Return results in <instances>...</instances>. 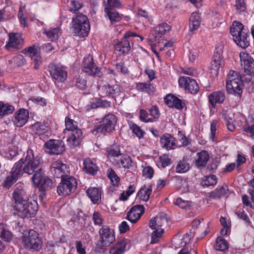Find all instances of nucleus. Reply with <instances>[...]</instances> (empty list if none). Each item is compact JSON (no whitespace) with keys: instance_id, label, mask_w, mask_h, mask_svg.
I'll return each instance as SVG.
<instances>
[{"instance_id":"obj_56","label":"nucleus","mask_w":254,"mask_h":254,"mask_svg":"<svg viewBox=\"0 0 254 254\" xmlns=\"http://www.w3.org/2000/svg\"><path fill=\"white\" fill-rule=\"evenodd\" d=\"M143 176L146 178L151 179L153 177L154 170L150 166L145 167L142 171Z\"/></svg>"},{"instance_id":"obj_37","label":"nucleus","mask_w":254,"mask_h":254,"mask_svg":"<svg viewBox=\"0 0 254 254\" xmlns=\"http://www.w3.org/2000/svg\"><path fill=\"white\" fill-rule=\"evenodd\" d=\"M200 25V17L196 13H192L190 18L189 27L190 31H193L198 28Z\"/></svg>"},{"instance_id":"obj_60","label":"nucleus","mask_w":254,"mask_h":254,"mask_svg":"<svg viewBox=\"0 0 254 254\" xmlns=\"http://www.w3.org/2000/svg\"><path fill=\"white\" fill-rule=\"evenodd\" d=\"M108 155L109 157H118L120 155V151L116 146L112 147L107 150Z\"/></svg>"},{"instance_id":"obj_17","label":"nucleus","mask_w":254,"mask_h":254,"mask_svg":"<svg viewBox=\"0 0 254 254\" xmlns=\"http://www.w3.org/2000/svg\"><path fill=\"white\" fill-rule=\"evenodd\" d=\"M241 66L246 74L251 75L254 74V60L248 54L242 52L240 53Z\"/></svg>"},{"instance_id":"obj_45","label":"nucleus","mask_w":254,"mask_h":254,"mask_svg":"<svg viewBox=\"0 0 254 254\" xmlns=\"http://www.w3.org/2000/svg\"><path fill=\"white\" fill-rule=\"evenodd\" d=\"M189 169V164L187 162L186 160L183 159L178 162L176 167V172L179 173H183L188 171Z\"/></svg>"},{"instance_id":"obj_4","label":"nucleus","mask_w":254,"mask_h":254,"mask_svg":"<svg viewBox=\"0 0 254 254\" xmlns=\"http://www.w3.org/2000/svg\"><path fill=\"white\" fill-rule=\"evenodd\" d=\"M168 223L167 215L164 213H160L149 221L150 227L154 230L152 233L151 244H154L158 241V238L161 237L164 232L162 228Z\"/></svg>"},{"instance_id":"obj_44","label":"nucleus","mask_w":254,"mask_h":254,"mask_svg":"<svg viewBox=\"0 0 254 254\" xmlns=\"http://www.w3.org/2000/svg\"><path fill=\"white\" fill-rule=\"evenodd\" d=\"M14 110V108L12 106L0 102V117L11 114Z\"/></svg>"},{"instance_id":"obj_2","label":"nucleus","mask_w":254,"mask_h":254,"mask_svg":"<svg viewBox=\"0 0 254 254\" xmlns=\"http://www.w3.org/2000/svg\"><path fill=\"white\" fill-rule=\"evenodd\" d=\"M41 158L38 156H35L34 151L29 148L25 159H21L15 164L19 165V173H25L28 175H32L40 168Z\"/></svg>"},{"instance_id":"obj_26","label":"nucleus","mask_w":254,"mask_h":254,"mask_svg":"<svg viewBox=\"0 0 254 254\" xmlns=\"http://www.w3.org/2000/svg\"><path fill=\"white\" fill-rule=\"evenodd\" d=\"M225 99V93L222 91L213 92L208 96L209 103L213 108H215L216 104L223 103Z\"/></svg>"},{"instance_id":"obj_53","label":"nucleus","mask_w":254,"mask_h":254,"mask_svg":"<svg viewBox=\"0 0 254 254\" xmlns=\"http://www.w3.org/2000/svg\"><path fill=\"white\" fill-rule=\"evenodd\" d=\"M82 7V5L77 0L71 1L69 6V10L73 13H76V12Z\"/></svg>"},{"instance_id":"obj_13","label":"nucleus","mask_w":254,"mask_h":254,"mask_svg":"<svg viewBox=\"0 0 254 254\" xmlns=\"http://www.w3.org/2000/svg\"><path fill=\"white\" fill-rule=\"evenodd\" d=\"M82 66L83 71L90 75L100 77L102 75L100 68L94 62L93 57L90 55L84 58Z\"/></svg>"},{"instance_id":"obj_23","label":"nucleus","mask_w":254,"mask_h":254,"mask_svg":"<svg viewBox=\"0 0 254 254\" xmlns=\"http://www.w3.org/2000/svg\"><path fill=\"white\" fill-rule=\"evenodd\" d=\"M29 117L28 111L24 109H20L15 113L13 119L14 124L16 127H23L27 122Z\"/></svg>"},{"instance_id":"obj_58","label":"nucleus","mask_w":254,"mask_h":254,"mask_svg":"<svg viewBox=\"0 0 254 254\" xmlns=\"http://www.w3.org/2000/svg\"><path fill=\"white\" fill-rule=\"evenodd\" d=\"M217 121L216 120H213L212 121L210 124V138L214 140L215 138V136L216 133L217 129Z\"/></svg>"},{"instance_id":"obj_16","label":"nucleus","mask_w":254,"mask_h":254,"mask_svg":"<svg viewBox=\"0 0 254 254\" xmlns=\"http://www.w3.org/2000/svg\"><path fill=\"white\" fill-rule=\"evenodd\" d=\"M179 83L180 86L184 88L186 92L195 94L199 90V87L196 81L190 77H181L179 80Z\"/></svg>"},{"instance_id":"obj_54","label":"nucleus","mask_w":254,"mask_h":254,"mask_svg":"<svg viewBox=\"0 0 254 254\" xmlns=\"http://www.w3.org/2000/svg\"><path fill=\"white\" fill-rule=\"evenodd\" d=\"M0 230L1 232L0 237L1 238L5 241H9L12 238V235L11 233L9 231L5 229L3 226H2L1 228H0Z\"/></svg>"},{"instance_id":"obj_28","label":"nucleus","mask_w":254,"mask_h":254,"mask_svg":"<svg viewBox=\"0 0 254 254\" xmlns=\"http://www.w3.org/2000/svg\"><path fill=\"white\" fill-rule=\"evenodd\" d=\"M164 100L166 104L169 107H174L179 110H181L184 107V103L172 95H168Z\"/></svg>"},{"instance_id":"obj_43","label":"nucleus","mask_w":254,"mask_h":254,"mask_svg":"<svg viewBox=\"0 0 254 254\" xmlns=\"http://www.w3.org/2000/svg\"><path fill=\"white\" fill-rule=\"evenodd\" d=\"M65 125L66 128L64 131L65 133H66L67 131L69 132L78 128L77 122L68 117H66L65 119Z\"/></svg>"},{"instance_id":"obj_62","label":"nucleus","mask_w":254,"mask_h":254,"mask_svg":"<svg viewBox=\"0 0 254 254\" xmlns=\"http://www.w3.org/2000/svg\"><path fill=\"white\" fill-rule=\"evenodd\" d=\"M117 69L121 73L126 74L128 73V70L127 68L125 65V64L123 62H120L116 64Z\"/></svg>"},{"instance_id":"obj_33","label":"nucleus","mask_w":254,"mask_h":254,"mask_svg":"<svg viewBox=\"0 0 254 254\" xmlns=\"http://www.w3.org/2000/svg\"><path fill=\"white\" fill-rule=\"evenodd\" d=\"M44 33L52 41L58 40L61 34V29L59 27L54 28L44 29Z\"/></svg>"},{"instance_id":"obj_18","label":"nucleus","mask_w":254,"mask_h":254,"mask_svg":"<svg viewBox=\"0 0 254 254\" xmlns=\"http://www.w3.org/2000/svg\"><path fill=\"white\" fill-rule=\"evenodd\" d=\"M45 145L50 154L59 155L63 153L65 150L64 144L61 140H50Z\"/></svg>"},{"instance_id":"obj_31","label":"nucleus","mask_w":254,"mask_h":254,"mask_svg":"<svg viewBox=\"0 0 254 254\" xmlns=\"http://www.w3.org/2000/svg\"><path fill=\"white\" fill-rule=\"evenodd\" d=\"M87 195L90 198L93 203L98 204L101 198V191L97 188H89L86 191Z\"/></svg>"},{"instance_id":"obj_50","label":"nucleus","mask_w":254,"mask_h":254,"mask_svg":"<svg viewBox=\"0 0 254 254\" xmlns=\"http://www.w3.org/2000/svg\"><path fill=\"white\" fill-rule=\"evenodd\" d=\"M108 177L113 186H117L120 182V178L112 169H110L107 172Z\"/></svg>"},{"instance_id":"obj_8","label":"nucleus","mask_w":254,"mask_h":254,"mask_svg":"<svg viewBox=\"0 0 254 254\" xmlns=\"http://www.w3.org/2000/svg\"><path fill=\"white\" fill-rule=\"evenodd\" d=\"M243 24L235 21L230 28V32L233 36L234 41L240 47L246 48L249 45L247 39V33L243 31Z\"/></svg>"},{"instance_id":"obj_32","label":"nucleus","mask_w":254,"mask_h":254,"mask_svg":"<svg viewBox=\"0 0 254 254\" xmlns=\"http://www.w3.org/2000/svg\"><path fill=\"white\" fill-rule=\"evenodd\" d=\"M31 128L32 132L39 135L44 134L48 132V127L44 123L36 122L31 126Z\"/></svg>"},{"instance_id":"obj_34","label":"nucleus","mask_w":254,"mask_h":254,"mask_svg":"<svg viewBox=\"0 0 254 254\" xmlns=\"http://www.w3.org/2000/svg\"><path fill=\"white\" fill-rule=\"evenodd\" d=\"M152 191V187L149 186L148 187H142L137 193V196L141 200L144 201H147Z\"/></svg>"},{"instance_id":"obj_35","label":"nucleus","mask_w":254,"mask_h":254,"mask_svg":"<svg viewBox=\"0 0 254 254\" xmlns=\"http://www.w3.org/2000/svg\"><path fill=\"white\" fill-rule=\"evenodd\" d=\"M105 11L111 23L119 22L122 18V15L113 8H106Z\"/></svg>"},{"instance_id":"obj_39","label":"nucleus","mask_w":254,"mask_h":254,"mask_svg":"<svg viewBox=\"0 0 254 254\" xmlns=\"http://www.w3.org/2000/svg\"><path fill=\"white\" fill-rule=\"evenodd\" d=\"M126 247V242L121 240L110 250V254H123L125 251Z\"/></svg>"},{"instance_id":"obj_12","label":"nucleus","mask_w":254,"mask_h":254,"mask_svg":"<svg viewBox=\"0 0 254 254\" xmlns=\"http://www.w3.org/2000/svg\"><path fill=\"white\" fill-rule=\"evenodd\" d=\"M131 37H138L141 41H142L144 39L142 36L137 35L135 32L127 31L124 34V40L122 41H118L115 44V50L123 54L128 53L130 49V46L129 42L127 39Z\"/></svg>"},{"instance_id":"obj_25","label":"nucleus","mask_w":254,"mask_h":254,"mask_svg":"<svg viewBox=\"0 0 254 254\" xmlns=\"http://www.w3.org/2000/svg\"><path fill=\"white\" fill-rule=\"evenodd\" d=\"M161 146L168 150L173 149L176 146V139L169 134H165L160 138Z\"/></svg>"},{"instance_id":"obj_7","label":"nucleus","mask_w":254,"mask_h":254,"mask_svg":"<svg viewBox=\"0 0 254 254\" xmlns=\"http://www.w3.org/2000/svg\"><path fill=\"white\" fill-rule=\"evenodd\" d=\"M74 32L81 37L87 36L90 29V25L87 17L81 13H77L72 18Z\"/></svg>"},{"instance_id":"obj_30","label":"nucleus","mask_w":254,"mask_h":254,"mask_svg":"<svg viewBox=\"0 0 254 254\" xmlns=\"http://www.w3.org/2000/svg\"><path fill=\"white\" fill-rule=\"evenodd\" d=\"M197 157L195 162L196 166L197 168L205 167L209 159L208 153L205 150H202L197 153Z\"/></svg>"},{"instance_id":"obj_49","label":"nucleus","mask_w":254,"mask_h":254,"mask_svg":"<svg viewBox=\"0 0 254 254\" xmlns=\"http://www.w3.org/2000/svg\"><path fill=\"white\" fill-rule=\"evenodd\" d=\"M171 163V159L169 158L167 154H163L160 156L159 158V161L157 163V165L159 167L165 168L166 166L169 165Z\"/></svg>"},{"instance_id":"obj_5","label":"nucleus","mask_w":254,"mask_h":254,"mask_svg":"<svg viewBox=\"0 0 254 254\" xmlns=\"http://www.w3.org/2000/svg\"><path fill=\"white\" fill-rule=\"evenodd\" d=\"M98 89L99 94L102 97H110L113 98L116 101L119 102L124 98V94L123 89L119 84H104L99 86Z\"/></svg>"},{"instance_id":"obj_20","label":"nucleus","mask_w":254,"mask_h":254,"mask_svg":"<svg viewBox=\"0 0 254 254\" xmlns=\"http://www.w3.org/2000/svg\"><path fill=\"white\" fill-rule=\"evenodd\" d=\"M23 40L21 35L19 33H10L9 40L5 45V48L8 51L18 50L22 47Z\"/></svg>"},{"instance_id":"obj_48","label":"nucleus","mask_w":254,"mask_h":254,"mask_svg":"<svg viewBox=\"0 0 254 254\" xmlns=\"http://www.w3.org/2000/svg\"><path fill=\"white\" fill-rule=\"evenodd\" d=\"M217 183V178L215 175H211L206 176L205 179H203L201 184L203 186L209 187L213 186Z\"/></svg>"},{"instance_id":"obj_15","label":"nucleus","mask_w":254,"mask_h":254,"mask_svg":"<svg viewBox=\"0 0 254 254\" xmlns=\"http://www.w3.org/2000/svg\"><path fill=\"white\" fill-rule=\"evenodd\" d=\"M51 171L55 177L61 179L69 176L70 173L69 168L60 160H57L52 163Z\"/></svg>"},{"instance_id":"obj_1","label":"nucleus","mask_w":254,"mask_h":254,"mask_svg":"<svg viewBox=\"0 0 254 254\" xmlns=\"http://www.w3.org/2000/svg\"><path fill=\"white\" fill-rule=\"evenodd\" d=\"M13 198L15 201V209L17 214L21 217H30L34 215L38 210L37 201H29L26 199L25 192L23 190L16 188L13 193Z\"/></svg>"},{"instance_id":"obj_14","label":"nucleus","mask_w":254,"mask_h":254,"mask_svg":"<svg viewBox=\"0 0 254 254\" xmlns=\"http://www.w3.org/2000/svg\"><path fill=\"white\" fill-rule=\"evenodd\" d=\"M49 71L55 82H64L67 79L65 68L60 64H51L49 66Z\"/></svg>"},{"instance_id":"obj_22","label":"nucleus","mask_w":254,"mask_h":254,"mask_svg":"<svg viewBox=\"0 0 254 254\" xmlns=\"http://www.w3.org/2000/svg\"><path fill=\"white\" fill-rule=\"evenodd\" d=\"M144 212L142 205H136L133 206L128 212L127 219L132 223H136Z\"/></svg>"},{"instance_id":"obj_59","label":"nucleus","mask_w":254,"mask_h":254,"mask_svg":"<svg viewBox=\"0 0 254 254\" xmlns=\"http://www.w3.org/2000/svg\"><path fill=\"white\" fill-rule=\"evenodd\" d=\"M52 185L53 182L52 180L50 179L45 177L41 182V184H39V186H40L42 189L46 190L49 188L51 187Z\"/></svg>"},{"instance_id":"obj_10","label":"nucleus","mask_w":254,"mask_h":254,"mask_svg":"<svg viewBox=\"0 0 254 254\" xmlns=\"http://www.w3.org/2000/svg\"><path fill=\"white\" fill-rule=\"evenodd\" d=\"M100 239L97 242L96 249L100 252L109 246L115 240L114 231L107 226H104L99 230Z\"/></svg>"},{"instance_id":"obj_47","label":"nucleus","mask_w":254,"mask_h":254,"mask_svg":"<svg viewBox=\"0 0 254 254\" xmlns=\"http://www.w3.org/2000/svg\"><path fill=\"white\" fill-rule=\"evenodd\" d=\"M72 84L79 89H84L86 85V80L80 75L76 76L72 80Z\"/></svg>"},{"instance_id":"obj_61","label":"nucleus","mask_w":254,"mask_h":254,"mask_svg":"<svg viewBox=\"0 0 254 254\" xmlns=\"http://www.w3.org/2000/svg\"><path fill=\"white\" fill-rule=\"evenodd\" d=\"M135 191V188L133 186H129V190L126 191V195H125L124 192L121 194L120 199L122 200H127L128 197Z\"/></svg>"},{"instance_id":"obj_63","label":"nucleus","mask_w":254,"mask_h":254,"mask_svg":"<svg viewBox=\"0 0 254 254\" xmlns=\"http://www.w3.org/2000/svg\"><path fill=\"white\" fill-rule=\"evenodd\" d=\"M93 219L95 225H101L103 224V218L99 212H95L94 213Z\"/></svg>"},{"instance_id":"obj_55","label":"nucleus","mask_w":254,"mask_h":254,"mask_svg":"<svg viewBox=\"0 0 254 254\" xmlns=\"http://www.w3.org/2000/svg\"><path fill=\"white\" fill-rule=\"evenodd\" d=\"M11 62L17 66H21L25 63V60L23 56L21 55H18L14 57Z\"/></svg>"},{"instance_id":"obj_9","label":"nucleus","mask_w":254,"mask_h":254,"mask_svg":"<svg viewBox=\"0 0 254 254\" xmlns=\"http://www.w3.org/2000/svg\"><path fill=\"white\" fill-rule=\"evenodd\" d=\"M117 122V119L114 115L112 114L106 115L103 120L95 126L93 132L96 131L97 133H103L111 132L115 129Z\"/></svg>"},{"instance_id":"obj_21","label":"nucleus","mask_w":254,"mask_h":254,"mask_svg":"<svg viewBox=\"0 0 254 254\" xmlns=\"http://www.w3.org/2000/svg\"><path fill=\"white\" fill-rule=\"evenodd\" d=\"M67 142L68 145L71 147L74 148L79 145L81 141L82 132L81 130L77 128L68 133Z\"/></svg>"},{"instance_id":"obj_29","label":"nucleus","mask_w":254,"mask_h":254,"mask_svg":"<svg viewBox=\"0 0 254 254\" xmlns=\"http://www.w3.org/2000/svg\"><path fill=\"white\" fill-rule=\"evenodd\" d=\"M171 29V27L166 22H163L158 24L153 30L154 37L155 39L160 38L162 37L166 32L169 31Z\"/></svg>"},{"instance_id":"obj_64","label":"nucleus","mask_w":254,"mask_h":254,"mask_svg":"<svg viewBox=\"0 0 254 254\" xmlns=\"http://www.w3.org/2000/svg\"><path fill=\"white\" fill-rule=\"evenodd\" d=\"M150 115L153 117V119H157L160 116V113L158 110V108L156 106H153L150 110H149ZM155 121V120H154Z\"/></svg>"},{"instance_id":"obj_51","label":"nucleus","mask_w":254,"mask_h":254,"mask_svg":"<svg viewBox=\"0 0 254 254\" xmlns=\"http://www.w3.org/2000/svg\"><path fill=\"white\" fill-rule=\"evenodd\" d=\"M130 127L132 132L139 139L143 137L144 134V131L137 125L133 124L130 126Z\"/></svg>"},{"instance_id":"obj_11","label":"nucleus","mask_w":254,"mask_h":254,"mask_svg":"<svg viewBox=\"0 0 254 254\" xmlns=\"http://www.w3.org/2000/svg\"><path fill=\"white\" fill-rule=\"evenodd\" d=\"M77 187L76 179L72 176L62 179L61 182L57 187V192L60 195L65 196L70 194Z\"/></svg>"},{"instance_id":"obj_46","label":"nucleus","mask_w":254,"mask_h":254,"mask_svg":"<svg viewBox=\"0 0 254 254\" xmlns=\"http://www.w3.org/2000/svg\"><path fill=\"white\" fill-rule=\"evenodd\" d=\"M174 203L183 209H190L192 204V202L183 199L181 198H178Z\"/></svg>"},{"instance_id":"obj_19","label":"nucleus","mask_w":254,"mask_h":254,"mask_svg":"<svg viewBox=\"0 0 254 254\" xmlns=\"http://www.w3.org/2000/svg\"><path fill=\"white\" fill-rule=\"evenodd\" d=\"M22 53L31 58L34 63V68L36 69L39 68L42 63V58L38 51L37 48L33 45L25 48L22 51Z\"/></svg>"},{"instance_id":"obj_40","label":"nucleus","mask_w":254,"mask_h":254,"mask_svg":"<svg viewBox=\"0 0 254 254\" xmlns=\"http://www.w3.org/2000/svg\"><path fill=\"white\" fill-rule=\"evenodd\" d=\"M215 249L217 251H225L228 249V245L227 241L221 237H218L216 241Z\"/></svg>"},{"instance_id":"obj_42","label":"nucleus","mask_w":254,"mask_h":254,"mask_svg":"<svg viewBox=\"0 0 254 254\" xmlns=\"http://www.w3.org/2000/svg\"><path fill=\"white\" fill-rule=\"evenodd\" d=\"M45 177L43 172L42 171V169L40 167L34 173L32 179L34 185L39 186V184H41V182Z\"/></svg>"},{"instance_id":"obj_36","label":"nucleus","mask_w":254,"mask_h":254,"mask_svg":"<svg viewBox=\"0 0 254 254\" xmlns=\"http://www.w3.org/2000/svg\"><path fill=\"white\" fill-rule=\"evenodd\" d=\"M136 89L140 92H146L149 94L153 93L155 90L154 86L150 82H139L136 83Z\"/></svg>"},{"instance_id":"obj_57","label":"nucleus","mask_w":254,"mask_h":254,"mask_svg":"<svg viewBox=\"0 0 254 254\" xmlns=\"http://www.w3.org/2000/svg\"><path fill=\"white\" fill-rule=\"evenodd\" d=\"M236 8L238 12L244 11L246 9L244 0H236Z\"/></svg>"},{"instance_id":"obj_41","label":"nucleus","mask_w":254,"mask_h":254,"mask_svg":"<svg viewBox=\"0 0 254 254\" xmlns=\"http://www.w3.org/2000/svg\"><path fill=\"white\" fill-rule=\"evenodd\" d=\"M228 194V188L224 187H218L211 192V196L214 198H219Z\"/></svg>"},{"instance_id":"obj_3","label":"nucleus","mask_w":254,"mask_h":254,"mask_svg":"<svg viewBox=\"0 0 254 254\" xmlns=\"http://www.w3.org/2000/svg\"><path fill=\"white\" fill-rule=\"evenodd\" d=\"M22 241L24 247L32 251L38 252L42 247L43 242L38 233L34 230L23 231Z\"/></svg>"},{"instance_id":"obj_52","label":"nucleus","mask_w":254,"mask_h":254,"mask_svg":"<svg viewBox=\"0 0 254 254\" xmlns=\"http://www.w3.org/2000/svg\"><path fill=\"white\" fill-rule=\"evenodd\" d=\"M139 119L143 122L148 123L153 122L154 121V119L151 118H148V113L143 109H141L139 111Z\"/></svg>"},{"instance_id":"obj_38","label":"nucleus","mask_w":254,"mask_h":254,"mask_svg":"<svg viewBox=\"0 0 254 254\" xmlns=\"http://www.w3.org/2000/svg\"><path fill=\"white\" fill-rule=\"evenodd\" d=\"M84 169L87 173L94 174L97 171L98 167L90 159H85L84 161Z\"/></svg>"},{"instance_id":"obj_6","label":"nucleus","mask_w":254,"mask_h":254,"mask_svg":"<svg viewBox=\"0 0 254 254\" xmlns=\"http://www.w3.org/2000/svg\"><path fill=\"white\" fill-rule=\"evenodd\" d=\"M243 82L241 76L236 71H230L226 81V89L230 94L240 96L242 93Z\"/></svg>"},{"instance_id":"obj_24","label":"nucleus","mask_w":254,"mask_h":254,"mask_svg":"<svg viewBox=\"0 0 254 254\" xmlns=\"http://www.w3.org/2000/svg\"><path fill=\"white\" fill-rule=\"evenodd\" d=\"M19 166V164H14L10 175L7 177L5 181L3 183V186L5 188H9L16 181L19 176L21 175L19 173L20 169Z\"/></svg>"},{"instance_id":"obj_27","label":"nucleus","mask_w":254,"mask_h":254,"mask_svg":"<svg viewBox=\"0 0 254 254\" xmlns=\"http://www.w3.org/2000/svg\"><path fill=\"white\" fill-rule=\"evenodd\" d=\"M222 57L218 52H215L210 66L211 73L215 75L218 74L219 68L222 65Z\"/></svg>"}]
</instances>
